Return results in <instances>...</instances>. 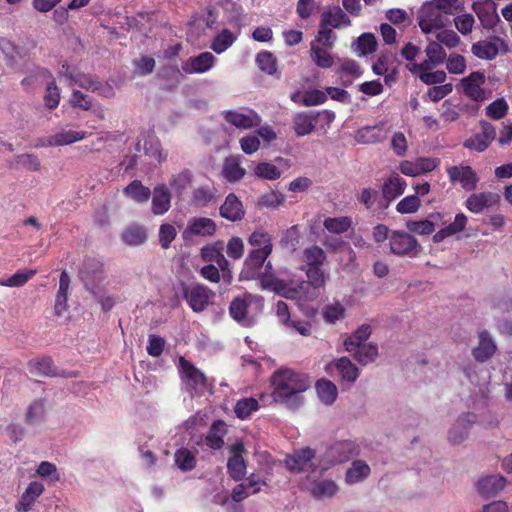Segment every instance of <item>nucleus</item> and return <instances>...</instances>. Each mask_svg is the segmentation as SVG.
<instances>
[{
	"mask_svg": "<svg viewBox=\"0 0 512 512\" xmlns=\"http://www.w3.org/2000/svg\"><path fill=\"white\" fill-rule=\"evenodd\" d=\"M306 275L308 281L302 280L298 284L274 277H263L261 287L270 289L287 299L311 301L316 297L315 289L325 286L328 276L322 266L307 267Z\"/></svg>",
	"mask_w": 512,
	"mask_h": 512,
	"instance_id": "f257e3e1",
	"label": "nucleus"
},
{
	"mask_svg": "<svg viewBox=\"0 0 512 512\" xmlns=\"http://www.w3.org/2000/svg\"><path fill=\"white\" fill-rule=\"evenodd\" d=\"M310 384L307 375L289 368L278 369L271 376L274 399L291 407H298L302 403L301 394L309 388Z\"/></svg>",
	"mask_w": 512,
	"mask_h": 512,
	"instance_id": "f03ea898",
	"label": "nucleus"
},
{
	"mask_svg": "<svg viewBox=\"0 0 512 512\" xmlns=\"http://www.w3.org/2000/svg\"><path fill=\"white\" fill-rule=\"evenodd\" d=\"M264 301L261 296L244 294L236 297L230 304L231 317L242 326H252L261 314Z\"/></svg>",
	"mask_w": 512,
	"mask_h": 512,
	"instance_id": "7ed1b4c3",
	"label": "nucleus"
},
{
	"mask_svg": "<svg viewBox=\"0 0 512 512\" xmlns=\"http://www.w3.org/2000/svg\"><path fill=\"white\" fill-rule=\"evenodd\" d=\"M46 84V93L44 95L45 105L49 109H55L60 102V91L53 79V76L47 69L39 68L28 77L24 78L21 84L28 88L33 84Z\"/></svg>",
	"mask_w": 512,
	"mask_h": 512,
	"instance_id": "20e7f679",
	"label": "nucleus"
},
{
	"mask_svg": "<svg viewBox=\"0 0 512 512\" xmlns=\"http://www.w3.org/2000/svg\"><path fill=\"white\" fill-rule=\"evenodd\" d=\"M179 367L185 388L194 395H202L205 391L211 390V385L204 373L183 357L179 359Z\"/></svg>",
	"mask_w": 512,
	"mask_h": 512,
	"instance_id": "39448f33",
	"label": "nucleus"
},
{
	"mask_svg": "<svg viewBox=\"0 0 512 512\" xmlns=\"http://www.w3.org/2000/svg\"><path fill=\"white\" fill-rule=\"evenodd\" d=\"M485 82V73L483 71H474L462 78L456 87L468 99L474 102H483L489 97V94L483 87Z\"/></svg>",
	"mask_w": 512,
	"mask_h": 512,
	"instance_id": "423d86ee",
	"label": "nucleus"
},
{
	"mask_svg": "<svg viewBox=\"0 0 512 512\" xmlns=\"http://www.w3.org/2000/svg\"><path fill=\"white\" fill-rule=\"evenodd\" d=\"M418 25L424 34H435L449 23V18L431 4L421 7L418 14Z\"/></svg>",
	"mask_w": 512,
	"mask_h": 512,
	"instance_id": "0eeeda50",
	"label": "nucleus"
},
{
	"mask_svg": "<svg viewBox=\"0 0 512 512\" xmlns=\"http://www.w3.org/2000/svg\"><path fill=\"white\" fill-rule=\"evenodd\" d=\"M319 118L329 124L335 119V114L327 110L296 113L293 118V129L296 135L301 137L311 134Z\"/></svg>",
	"mask_w": 512,
	"mask_h": 512,
	"instance_id": "6e6552de",
	"label": "nucleus"
},
{
	"mask_svg": "<svg viewBox=\"0 0 512 512\" xmlns=\"http://www.w3.org/2000/svg\"><path fill=\"white\" fill-rule=\"evenodd\" d=\"M471 51L479 59L493 60L498 54H507L509 52V46L501 37L493 36L474 43L471 47Z\"/></svg>",
	"mask_w": 512,
	"mask_h": 512,
	"instance_id": "1a4fd4ad",
	"label": "nucleus"
},
{
	"mask_svg": "<svg viewBox=\"0 0 512 512\" xmlns=\"http://www.w3.org/2000/svg\"><path fill=\"white\" fill-rule=\"evenodd\" d=\"M359 453L358 446L353 441H340L331 445L324 454L328 465H336L349 461Z\"/></svg>",
	"mask_w": 512,
	"mask_h": 512,
	"instance_id": "9d476101",
	"label": "nucleus"
},
{
	"mask_svg": "<svg viewBox=\"0 0 512 512\" xmlns=\"http://www.w3.org/2000/svg\"><path fill=\"white\" fill-rule=\"evenodd\" d=\"M477 421L474 413L466 412L458 416L448 431V441L452 445H459L464 442L470 434V430Z\"/></svg>",
	"mask_w": 512,
	"mask_h": 512,
	"instance_id": "9b49d317",
	"label": "nucleus"
},
{
	"mask_svg": "<svg viewBox=\"0 0 512 512\" xmlns=\"http://www.w3.org/2000/svg\"><path fill=\"white\" fill-rule=\"evenodd\" d=\"M214 292L202 284L191 285L184 290V297L194 312H202L207 308Z\"/></svg>",
	"mask_w": 512,
	"mask_h": 512,
	"instance_id": "f8f14e48",
	"label": "nucleus"
},
{
	"mask_svg": "<svg viewBox=\"0 0 512 512\" xmlns=\"http://www.w3.org/2000/svg\"><path fill=\"white\" fill-rule=\"evenodd\" d=\"M480 127L479 133L467 138L463 143L465 148L479 153L484 152L496 138V129L491 123L481 121Z\"/></svg>",
	"mask_w": 512,
	"mask_h": 512,
	"instance_id": "ddd939ff",
	"label": "nucleus"
},
{
	"mask_svg": "<svg viewBox=\"0 0 512 512\" xmlns=\"http://www.w3.org/2000/svg\"><path fill=\"white\" fill-rule=\"evenodd\" d=\"M81 280L87 290L97 287L105 280L104 264L94 258H87L79 271Z\"/></svg>",
	"mask_w": 512,
	"mask_h": 512,
	"instance_id": "4468645a",
	"label": "nucleus"
},
{
	"mask_svg": "<svg viewBox=\"0 0 512 512\" xmlns=\"http://www.w3.org/2000/svg\"><path fill=\"white\" fill-rule=\"evenodd\" d=\"M224 119L239 129H251L261 124V117L251 109L228 110L224 112Z\"/></svg>",
	"mask_w": 512,
	"mask_h": 512,
	"instance_id": "2eb2a0df",
	"label": "nucleus"
},
{
	"mask_svg": "<svg viewBox=\"0 0 512 512\" xmlns=\"http://www.w3.org/2000/svg\"><path fill=\"white\" fill-rule=\"evenodd\" d=\"M390 250L396 255H415L418 250L417 240L408 233L393 231L389 237Z\"/></svg>",
	"mask_w": 512,
	"mask_h": 512,
	"instance_id": "dca6fc26",
	"label": "nucleus"
},
{
	"mask_svg": "<svg viewBox=\"0 0 512 512\" xmlns=\"http://www.w3.org/2000/svg\"><path fill=\"white\" fill-rule=\"evenodd\" d=\"M319 24L330 29H342L351 26L347 13L339 6H328L320 16Z\"/></svg>",
	"mask_w": 512,
	"mask_h": 512,
	"instance_id": "f3484780",
	"label": "nucleus"
},
{
	"mask_svg": "<svg viewBox=\"0 0 512 512\" xmlns=\"http://www.w3.org/2000/svg\"><path fill=\"white\" fill-rule=\"evenodd\" d=\"M447 174L451 182H459L466 191L474 190L479 181L475 171L468 165L449 167Z\"/></svg>",
	"mask_w": 512,
	"mask_h": 512,
	"instance_id": "a211bd4d",
	"label": "nucleus"
},
{
	"mask_svg": "<svg viewBox=\"0 0 512 512\" xmlns=\"http://www.w3.org/2000/svg\"><path fill=\"white\" fill-rule=\"evenodd\" d=\"M315 457L314 451L309 448H302L295 451L293 454L288 455L285 459L286 467L291 472H303L310 470L314 467L313 459Z\"/></svg>",
	"mask_w": 512,
	"mask_h": 512,
	"instance_id": "6ab92c4d",
	"label": "nucleus"
},
{
	"mask_svg": "<svg viewBox=\"0 0 512 512\" xmlns=\"http://www.w3.org/2000/svg\"><path fill=\"white\" fill-rule=\"evenodd\" d=\"M472 9L485 29H492L500 20L497 5L492 0L474 2Z\"/></svg>",
	"mask_w": 512,
	"mask_h": 512,
	"instance_id": "aec40b11",
	"label": "nucleus"
},
{
	"mask_svg": "<svg viewBox=\"0 0 512 512\" xmlns=\"http://www.w3.org/2000/svg\"><path fill=\"white\" fill-rule=\"evenodd\" d=\"M506 479L500 474L486 475L476 482V490L485 498L494 497L504 489Z\"/></svg>",
	"mask_w": 512,
	"mask_h": 512,
	"instance_id": "412c9836",
	"label": "nucleus"
},
{
	"mask_svg": "<svg viewBox=\"0 0 512 512\" xmlns=\"http://www.w3.org/2000/svg\"><path fill=\"white\" fill-rule=\"evenodd\" d=\"M270 254L263 253L259 250H251L244 261V269L242 274L248 279L260 277H271L270 275H261V269L266 263L267 258Z\"/></svg>",
	"mask_w": 512,
	"mask_h": 512,
	"instance_id": "4be33fe9",
	"label": "nucleus"
},
{
	"mask_svg": "<svg viewBox=\"0 0 512 512\" xmlns=\"http://www.w3.org/2000/svg\"><path fill=\"white\" fill-rule=\"evenodd\" d=\"M385 122H379L372 126H365L355 132V140L359 144H376L382 142L387 135Z\"/></svg>",
	"mask_w": 512,
	"mask_h": 512,
	"instance_id": "5701e85b",
	"label": "nucleus"
},
{
	"mask_svg": "<svg viewBox=\"0 0 512 512\" xmlns=\"http://www.w3.org/2000/svg\"><path fill=\"white\" fill-rule=\"evenodd\" d=\"M438 165V161L433 158H418L415 161H402L399 170L402 174L415 177L434 170Z\"/></svg>",
	"mask_w": 512,
	"mask_h": 512,
	"instance_id": "b1692460",
	"label": "nucleus"
},
{
	"mask_svg": "<svg viewBox=\"0 0 512 512\" xmlns=\"http://www.w3.org/2000/svg\"><path fill=\"white\" fill-rule=\"evenodd\" d=\"M86 137L85 131L61 129L54 134L46 137L41 146L57 147L70 145L72 143L83 140Z\"/></svg>",
	"mask_w": 512,
	"mask_h": 512,
	"instance_id": "393cba45",
	"label": "nucleus"
},
{
	"mask_svg": "<svg viewBox=\"0 0 512 512\" xmlns=\"http://www.w3.org/2000/svg\"><path fill=\"white\" fill-rule=\"evenodd\" d=\"M216 58L210 52H202L195 57H190L184 64L183 70L188 74H202L209 71L215 64Z\"/></svg>",
	"mask_w": 512,
	"mask_h": 512,
	"instance_id": "a878e982",
	"label": "nucleus"
},
{
	"mask_svg": "<svg viewBox=\"0 0 512 512\" xmlns=\"http://www.w3.org/2000/svg\"><path fill=\"white\" fill-rule=\"evenodd\" d=\"M478 338V345L473 348L472 354L477 361L485 362L495 354L497 346L487 331H481Z\"/></svg>",
	"mask_w": 512,
	"mask_h": 512,
	"instance_id": "bb28decb",
	"label": "nucleus"
},
{
	"mask_svg": "<svg viewBox=\"0 0 512 512\" xmlns=\"http://www.w3.org/2000/svg\"><path fill=\"white\" fill-rule=\"evenodd\" d=\"M220 215L231 222L239 221L244 217L245 210L242 202L235 194L231 193L226 197L220 207Z\"/></svg>",
	"mask_w": 512,
	"mask_h": 512,
	"instance_id": "cd10ccee",
	"label": "nucleus"
},
{
	"mask_svg": "<svg viewBox=\"0 0 512 512\" xmlns=\"http://www.w3.org/2000/svg\"><path fill=\"white\" fill-rule=\"evenodd\" d=\"M232 456L228 459L227 469L230 476L239 481L243 478L246 472V465L242 457L244 447L242 444H235L232 446Z\"/></svg>",
	"mask_w": 512,
	"mask_h": 512,
	"instance_id": "c85d7f7f",
	"label": "nucleus"
},
{
	"mask_svg": "<svg viewBox=\"0 0 512 512\" xmlns=\"http://www.w3.org/2000/svg\"><path fill=\"white\" fill-rule=\"evenodd\" d=\"M44 486L42 483L33 481L29 483L25 492L20 497L16 504V510L18 512H28L34 505L37 498L43 493Z\"/></svg>",
	"mask_w": 512,
	"mask_h": 512,
	"instance_id": "c756f323",
	"label": "nucleus"
},
{
	"mask_svg": "<svg viewBox=\"0 0 512 512\" xmlns=\"http://www.w3.org/2000/svg\"><path fill=\"white\" fill-rule=\"evenodd\" d=\"M407 183L398 174H392L389 176L383 186L382 194L383 197L388 201H392L402 195L406 189Z\"/></svg>",
	"mask_w": 512,
	"mask_h": 512,
	"instance_id": "7c9ffc66",
	"label": "nucleus"
},
{
	"mask_svg": "<svg viewBox=\"0 0 512 512\" xmlns=\"http://www.w3.org/2000/svg\"><path fill=\"white\" fill-rule=\"evenodd\" d=\"M496 195L492 192L471 194L466 200V208L473 213H480L496 202Z\"/></svg>",
	"mask_w": 512,
	"mask_h": 512,
	"instance_id": "2f4dec72",
	"label": "nucleus"
},
{
	"mask_svg": "<svg viewBox=\"0 0 512 512\" xmlns=\"http://www.w3.org/2000/svg\"><path fill=\"white\" fill-rule=\"evenodd\" d=\"M328 369H335L343 380L350 383L355 382L359 376V369L347 357H341L329 364Z\"/></svg>",
	"mask_w": 512,
	"mask_h": 512,
	"instance_id": "473e14b6",
	"label": "nucleus"
},
{
	"mask_svg": "<svg viewBox=\"0 0 512 512\" xmlns=\"http://www.w3.org/2000/svg\"><path fill=\"white\" fill-rule=\"evenodd\" d=\"M348 352L363 366L373 363L379 354L378 346L374 343L356 345L353 350Z\"/></svg>",
	"mask_w": 512,
	"mask_h": 512,
	"instance_id": "72a5a7b5",
	"label": "nucleus"
},
{
	"mask_svg": "<svg viewBox=\"0 0 512 512\" xmlns=\"http://www.w3.org/2000/svg\"><path fill=\"white\" fill-rule=\"evenodd\" d=\"M201 257L204 261L215 262L219 268L228 266V260L223 254V242L221 241L202 247Z\"/></svg>",
	"mask_w": 512,
	"mask_h": 512,
	"instance_id": "f704fd0d",
	"label": "nucleus"
},
{
	"mask_svg": "<svg viewBox=\"0 0 512 512\" xmlns=\"http://www.w3.org/2000/svg\"><path fill=\"white\" fill-rule=\"evenodd\" d=\"M467 216L463 213H458L455 219L448 226L440 229L433 235V241L435 243L442 242L445 238L453 236L457 233L462 232L467 224Z\"/></svg>",
	"mask_w": 512,
	"mask_h": 512,
	"instance_id": "c9c22d12",
	"label": "nucleus"
},
{
	"mask_svg": "<svg viewBox=\"0 0 512 512\" xmlns=\"http://www.w3.org/2000/svg\"><path fill=\"white\" fill-rule=\"evenodd\" d=\"M171 196L164 185L154 188L152 197V211L155 215H162L170 208Z\"/></svg>",
	"mask_w": 512,
	"mask_h": 512,
	"instance_id": "e433bc0d",
	"label": "nucleus"
},
{
	"mask_svg": "<svg viewBox=\"0 0 512 512\" xmlns=\"http://www.w3.org/2000/svg\"><path fill=\"white\" fill-rule=\"evenodd\" d=\"M369 465L362 460H355L345 474L346 483L352 485L364 481L370 475Z\"/></svg>",
	"mask_w": 512,
	"mask_h": 512,
	"instance_id": "4c0bfd02",
	"label": "nucleus"
},
{
	"mask_svg": "<svg viewBox=\"0 0 512 512\" xmlns=\"http://www.w3.org/2000/svg\"><path fill=\"white\" fill-rule=\"evenodd\" d=\"M248 244L252 250H259L266 254L273 251L272 236L263 229H256L248 238Z\"/></svg>",
	"mask_w": 512,
	"mask_h": 512,
	"instance_id": "58836bf2",
	"label": "nucleus"
},
{
	"mask_svg": "<svg viewBox=\"0 0 512 512\" xmlns=\"http://www.w3.org/2000/svg\"><path fill=\"white\" fill-rule=\"evenodd\" d=\"M215 231L216 225L212 219L200 217L191 219L185 232H190L193 235L211 236Z\"/></svg>",
	"mask_w": 512,
	"mask_h": 512,
	"instance_id": "ea45409f",
	"label": "nucleus"
},
{
	"mask_svg": "<svg viewBox=\"0 0 512 512\" xmlns=\"http://www.w3.org/2000/svg\"><path fill=\"white\" fill-rule=\"evenodd\" d=\"M337 73L343 85L348 86L352 83L354 78L361 76L362 71L358 63L351 59H344L341 61Z\"/></svg>",
	"mask_w": 512,
	"mask_h": 512,
	"instance_id": "a19ab883",
	"label": "nucleus"
},
{
	"mask_svg": "<svg viewBox=\"0 0 512 512\" xmlns=\"http://www.w3.org/2000/svg\"><path fill=\"white\" fill-rule=\"evenodd\" d=\"M222 174L229 182H236L242 179L245 175V169L240 165V158L238 156H230L225 159Z\"/></svg>",
	"mask_w": 512,
	"mask_h": 512,
	"instance_id": "79ce46f5",
	"label": "nucleus"
},
{
	"mask_svg": "<svg viewBox=\"0 0 512 512\" xmlns=\"http://www.w3.org/2000/svg\"><path fill=\"white\" fill-rule=\"evenodd\" d=\"M309 490L315 498L324 499L335 496L338 486L334 481L325 479L312 483Z\"/></svg>",
	"mask_w": 512,
	"mask_h": 512,
	"instance_id": "37998d69",
	"label": "nucleus"
},
{
	"mask_svg": "<svg viewBox=\"0 0 512 512\" xmlns=\"http://www.w3.org/2000/svg\"><path fill=\"white\" fill-rule=\"evenodd\" d=\"M316 390L319 399L325 405L333 404L338 395L336 385L326 379H320L316 382Z\"/></svg>",
	"mask_w": 512,
	"mask_h": 512,
	"instance_id": "c03bdc74",
	"label": "nucleus"
},
{
	"mask_svg": "<svg viewBox=\"0 0 512 512\" xmlns=\"http://www.w3.org/2000/svg\"><path fill=\"white\" fill-rule=\"evenodd\" d=\"M62 74L68 77L72 83L78 85L79 87L90 90L92 92L96 91V86L99 81L98 78L88 75V74H76L70 71L69 67H62Z\"/></svg>",
	"mask_w": 512,
	"mask_h": 512,
	"instance_id": "a18cd8bd",
	"label": "nucleus"
},
{
	"mask_svg": "<svg viewBox=\"0 0 512 512\" xmlns=\"http://www.w3.org/2000/svg\"><path fill=\"white\" fill-rule=\"evenodd\" d=\"M260 408L259 402L257 399L252 397H246L238 400L234 407V413L237 418L241 420H246L251 417V415L258 411Z\"/></svg>",
	"mask_w": 512,
	"mask_h": 512,
	"instance_id": "49530a36",
	"label": "nucleus"
},
{
	"mask_svg": "<svg viewBox=\"0 0 512 512\" xmlns=\"http://www.w3.org/2000/svg\"><path fill=\"white\" fill-rule=\"evenodd\" d=\"M124 194L137 203H145L149 200L151 191L148 187L143 186L139 180H134L125 187Z\"/></svg>",
	"mask_w": 512,
	"mask_h": 512,
	"instance_id": "de8ad7c7",
	"label": "nucleus"
},
{
	"mask_svg": "<svg viewBox=\"0 0 512 512\" xmlns=\"http://www.w3.org/2000/svg\"><path fill=\"white\" fill-rule=\"evenodd\" d=\"M329 50L330 49H327L324 46L311 44L310 56L316 66L328 69L333 65V57L329 53Z\"/></svg>",
	"mask_w": 512,
	"mask_h": 512,
	"instance_id": "09e8293b",
	"label": "nucleus"
},
{
	"mask_svg": "<svg viewBox=\"0 0 512 512\" xmlns=\"http://www.w3.org/2000/svg\"><path fill=\"white\" fill-rule=\"evenodd\" d=\"M122 240L130 246L143 244L147 239V233L144 227L131 225L122 232Z\"/></svg>",
	"mask_w": 512,
	"mask_h": 512,
	"instance_id": "8fccbe9b",
	"label": "nucleus"
},
{
	"mask_svg": "<svg viewBox=\"0 0 512 512\" xmlns=\"http://www.w3.org/2000/svg\"><path fill=\"white\" fill-rule=\"evenodd\" d=\"M236 39L237 36L234 35L230 30L223 29L214 38L210 47L215 53L221 54L225 52L229 47H231Z\"/></svg>",
	"mask_w": 512,
	"mask_h": 512,
	"instance_id": "3c124183",
	"label": "nucleus"
},
{
	"mask_svg": "<svg viewBox=\"0 0 512 512\" xmlns=\"http://www.w3.org/2000/svg\"><path fill=\"white\" fill-rule=\"evenodd\" d=\"M224 434L225 423L223 421L215 422L206 436V445L212 449H220L224 444Z\"/></svg>",
	"mask_w": 512,
	"mask_h": 512,
	"instance_id": "603ef678",
	"label": "nucleus"
},
{
	"mask_svg": "<svg viewBox=\"0 0 512 512\" xmlns=\"http://www.w3.org/2000/svg\"><path fill=\"white\" fill-rule=\"evenodd\" d=\"M36 273L37 271L34 269L17 271L15 274L6 279H0V286L21 287L25 285L31 278H33Z\"/></svg>",
	"mask_w": 512,
	"mask_h": 512,
	"instance_id": "864d4df0",
	"label": "nucleus"
},
{
	"mask_svg": "<svg viewBox=\"0 0 512 512\" xmlns=\"http://www.w3.org/2000/svg\"><path fill=\"white\" fill-rule=\"evenodd\" d=\"M303 261L307 267L322 266L326 261V254L322 248L314 245L304 250Z\"/></svg>",
	"mask_w": 512,
	"mask_h": 512,
	"instance_id": "5fc2aeb1",
	"label": "nucleus"
},
{
	"mask_svg": "<svg viewBox=\"0 0 512 512\" xmlns=\"http://www.w3.org/2000/svg\"><path fill=\"white\" fill-rule=\"evenodd\" d=\"M371 334L369 325H362L344 341L346 351H351L356 345L365 344Z\"/></svg>",
	"mask_w": 512,
	"mask_h": 512,
	"instance_id": "6e6d98bb",
	"label": "nucleus"
},
{
	"mask_svg": "<svg viewBox=\"0 0 512 512\" xmlns=\"http://www.w3.org/2000/svg\"><path fill=\"white\" fill-rule=\"evenodd\" d=\"M426 57L429 62L436 65L442 64L446 60V51L443 46L435 40L428 39V44L425 48Z\"/></svg>",
	"mask_w": 512,
	"mask_h": 512,
	"instance_id": "4d7b16f0",
	"label": "nucleus"
},
{
	"mask_svg": "<svg viewBox=\"0 0 512 512\" xmlns=\"http://www.w3.org/2000/svg\"><path fill=\"white\" fill-rule=\"evenodd\" d=\"M337 40V35L333 31V29L327 28L321 24H319V29L314 41L311 44H316L320 46H324L327 49H332Z\"/></svg>",
	"mask_w": 512,
	"mask_h": 512,
	"instance_id": "13d9d810",
	"label": "nucleus"
},
{
	"mask_svg": "<svg viewBox=\"0 0 512 512\" xmlns=\"http://www.w3.org/2000/svg\"><path fill=\"white\" fill-rule=\"evenodd\" d=\"M175 463L182 471L192 470L196 465L195 455L188 449H178L174 455Z\"/></svg>",
	"mask_w": 512,
	"mask_h": 512,
	"instance_id": "bf43d9fd",
	"label": "nucleus"
},
{
	"mask_svg": "<svg viewBox=\"0 0 512 512\" xmlns=\"http://www.w3.org/2000/svg\"><path fill=\"white\" fill-rule=\"evenodd\" d=\"M345 307L340 302L327 304L323 309V318L325 322L334 324L345 317Z\"/></svg>",
	"mask_w": 512,
	"mask_h": 512,
	"instance_id": "052dcab7",
	"label": "nucleus"
},
{
	"mask_svg": "<svg viewBox=\"0 0 512 512\" xmlns=\"http://www.w3.org/2000/svg\"><path fill=\"white\" fill-rule=\"evenodd\" d=\"M508 103L504 98H497L486 107V114L494 120H500L508 113Z\"/></svg>",
	"mask_w": 512,
	"mask_h": 512,
	"instance_id": "680f3d73",
	"label": "nucleus"
},
{
	"mask_svg": "<svg viewBox=\"0 0 512 512\" xmlns=\"http://www.w3.org/2000/svg\"><path fill=\"white\" fill-rule=\"evenodd\" d=\"M256 63L259 69L267 74L273 75L277 71L276 58L271 52L263 51L258 53Z\"/></svg>",
	"mask_w": 512,
	"mask_h": 512,
	"instance_id": "e2e57ef3",
	"label": "nucleus"
},
{
	"mask_svg": "<svg viewBox=\"0 0 512 512\" xmlns=\"http://www.w3.org/2000/svg\"><path fill=\"white\" fill-rule=\"evenodd\" d=\"M323 225L329 232L340 234L349 229L351 221L348 217H329L324 220Z\"/></svg>",
	"mask_w": 512,
	"mask_h": 512,
	"instance_id": "0e129e2a",
	"label": "nucleus"
},
{
	"mask_svg": "<svg viewBox=\"0 0 512 512\" xmlns=\"http://www.w3.org/2000/svg\"><path fill=\"white\" fill-rule=\"evenodd\" d=\"M421 201L417 195H409L400 200L396 210L400 214H411L418 211Z\"/></svg>",
	"mask_w": 512,
	"mask_h": 512,
	"instance_id": "69168bd1",
	"label": "nucleus"
},
{
	"mask_svg": "<svg viewBox=\"0 0 512 512\" xmlns=\"http://www.w3.org/2000/svg\"><path fill=\"white\" fill-rule=\"evenodd\" d=\"M254 173L256 176L268 180H276L281 176L280 170L275 165L267 162L259 163L255 167Z\"/></svg>",
	"mask_w": 512,
	"mask_h": 512,
	"instance_id": "338daca9",
	"label": "nucleus"
},
{
	"mask_svg": "<svg viewBox=\"0 0 512 512\" xmlns=\"http://www.w3.org/2000/svg\"><path fill=\"white\" fill-rule=\"evenodd\" d=\"M435 36L438 43L450 49L455 48L460 43V37L453 30L442 28L435 33Z\"/></svg>",
	"mask_w": 512,
	"mask_h": 512,
	"instance_id": "774afa93",
	"label": "nucleus"
}]
</instances>
